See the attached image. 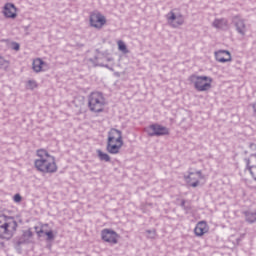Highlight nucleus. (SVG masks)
I'll use <instances>...</instances> for the list:
<instances>
[{"label":"nucleus","instance_id":"obj_9","mask_svg":"<svg viewBox=\"0 0 256 256\" xmlns=\"http://www.w3.org/2000/svg\"><path fill=\"white\" fill-rule=\"evenodd\" d=\"M188 176H184V179L186 183L190 187H198L199 186V179H203V174L201 173V170H198L196 172H188Z\"/></svg>","mask_w":256,"mask_h":256},{"label":"nucleus","instance_id":"obj_25","mask_svg":"<svg viewBox=\"0 0 256 256\" xmlns=\"http://www.w3.org/2000/svg\"><path fill=\"white\" fill-rule=\"evenodd\" d=\"M187 202L185 201V200H182L181 201V207H182V209H184V211H190L191 210V206H187V205H185Z\"/></svg>","mask_w":256,"mask_h":256},{"label":"nucleus","instance_id":"obj_8","mask_svg":"<svg viewBox=\"0 0 256 256\" xmlns=\"http://www.w3.org/2000/svg\"><path fill=\"white\" fill-rule=\"evenodd\" d=\"M101 239L110 245H117L119 243V234L115 230L106 228L101 231Z\"/></svg>","mask_w":256,"mask_h":256},{"label":"nucleus","instance_id":"obj_6","mask_svg":"<svg viewBox=\"0 0 256 256\" xmlns=\"http://www.w3.org/2000/svg\"><path fill=\"white\" fill-rule=\"evenodd\" d=\"M145 132L149 137H163V135H169V128L161 124H151L145 128Z\"/></svg>","mask_w":256,"mask_h":256},{"label":"nucleus","instance_id":"obj_11","mask_svg":"<svg viewBox=\"0 0 256 256\" xmlns=\"http://www.w3.org/2000/svg\"><path fill=\"white\" fill-rule=\"evenodd\" d=\"M246 171H249L250 175L256 181V153L251 154L248 158H245Z\"/></svg>","mask_w":256,"mask_h":256},{"label":"nucleus","instance_id":"obj_3","mask_svg":"<svg viewBox=\"0 0 256 256\" xmlns=\"http://www.w3.org/2000/svg\"><path fill=\"white\" fill-rule=\"evenodd\" d=\"M17 231V221L11 216L0 214V239H11Z\"/></svg>","mask_w":256,"mask_h":256},{"label":"nucleus","instance_id":"obj_10","mask_svg":"<svg viewBox=\"0 0 256 256\" xmlns=\"http://www.w3.org/2000/svg\"><path fill=\"white\" fill-rule=\"evenodd\" d=\"M107 23V19L101 13H92L90 15V25L95 29H102L103 25Z\"/></svg>","mask_w":256,"mask_h":256},{"label":"nucleus","instance_id":"obj_14","mask_svg":"<svg viewBox=\"0 0 256 256\" xmlns=\"http://www.w3.org/2000/svg\"><path fill=\"white\" fill-rule=\"evenodd\" d=\"M215 58L219 63H229V61H231V52L227 50H219L215 52Z\"/></svg>","mask_w":256,"mask_h":256},{"label":"nucleus","instance_id":"obj_2","mask_svg":"<svg viewBox=\"0 0 256 256\" xmlns=\"http://www.w3.org/2000/svg\"><path fill=\"white\" fill-rule=\"evenodd\" d=\"M123 147V132L118 129L112 128L108 132V139L106 144V151L110 155H117Z\"/></svg>","mask_w":256,"mask_h":256},{"label":"nucleus","instance_id":"obj_13","mask_svg":"<svg viewBox=\"0 0 256 256\" xmlns=\"http://www.w3.org/2000/svg\"><path fill=\"white\" fill-rule=\"evenodd\" d=\"M3 15L7 19H15L17 17V8L13 3H6L3 10Z\"/></svg>","mask_w":256,"mask_h":256},{"label":"nucleus","instance_id":"obj_24","mask_svg":"<svg viewBox=\"0 0 256 256\" xmlns=\"http://www.w3.org/2000/svg\"><path fill=\"white\" fill-rule=\"evenodd\" d=\"M23 237H25L26 239H31V237H33V232L31 230H26L23 233Z\"/></svg>","mask_w":256,"mask_h":256},{"label":"nucleus","instance_id":"obj_15","mask_svg":"<svg viewBox=\"0 0 256 256\" xmlns=\"http://www.w3.org/2000/svg\"><path fill=\"white\" fill-rule=\"evenodd\" d=\"M208 231H209V226L205 221L198 222L194 229V233L197 237H203V235H205V233H207Z\"/></svg>","mask_w":256,"mask_h":256},{"label":"nucleus","instance_id":"obj_26","mask_svg":"<svg viewBox=\"0 0 256 256\" xmlns=\"http://www.w3.org/2000/svg\"><path fill=\"white\" fill-rule=\"evenodd\" d=\"M28 85L30 86V89H35V87H37V82L34 80H29Z\"/></svg>","mask_w":256,"mask_h":256},{"label":"nucleus","instance_id":"obj_5","mask_svg":"<svg viewBox=\"0 0 256 256\" xmlns=\"http://www.w3.org/2000/svg\"><path fill=\"white\" fill-rule=\"evenodd\" d=\"M189 81L194 86L196 91L204 92L211 89L213 78L208 76L191 75L189 77Z\"/></svg>","mask_w":256,"mask_h":256},{"label":"nucleus","instance_id":"obj_7","mask_svg":"<svg viewBox=\"0 0 256 256\" xmlns=\"http://www.w3.org/2000/svg\"><path fill=\"white\" fill-rule=\"evenodd\" d=\"M166 19L170 27H173L174 29H177V27H181V25L185 23V18L182 16V14H176L173 10L166 14Z\"/></svg>","mask_w":256,"mask_h":256},{"label":"nucleus","instance_id":"obj_27","mask_svg":"<svg viewBox=\"0 0 256 256\" xmlns=\"http://www.w3.org/2000/svg\"><path fill=\"white\" fill-rule=\"evenodd\" d=\"M20 45H19V43H17V42H12V49L14 50V51H19V49H20Z\"/></svg>","mask_w":256,"mask_h":256},{"label":"nucleus","instance_id":"obj_21","mask_svg":"<svg viewBox=\"0 0 256 256\" xmlns=\"http://www.w3.org/2000/svg\"><path fill=\"white\" fill-rule=\"evenodd\" d=\"M9 67V61L0 56V69H7Z\"/></svg>","mask_w":256,"mask_h":256},{"label":"nucleus","instance_id":"obj_19","mask_svg":"<svg viewBox=\"0 0 256 256\" xmlns=\"http://www.w3.org/2000/svg\"><path fill=\"white\" fill-rule=\"evenodd\" d=\"M246 221L248 223H255L256 221V212H245Z\"/></svg>","mask_w":256,"mask_h":256},{"label":"nucleus","instance_id":"obj_18","mask_svg":"<svg viewBox=\"0 0 256 256\" xmlns=\"http://www.w3.org/2000/svg\"><path fill=\"white\" fill-rule=\"evenodd\" d=\"M97 155L100 161H105L106 163H109V161H111V156L101 150H97Z\"/></svg>","mask_w":256,"mask_h":256},{"label":"nucleus","instance_id":"obj_28","mask_svg":"<svg viewBox=\"0 0 256 256\" xmlns=\"http://www.w3.org/2000/svg\"><path fill=\"white\" fill-rule=\"evenodd\" d=\"M14 201H15V203H21V195L16 194V195L14 196Z\"/></svg>","mask_w":256,"mask_h":256},{"label":"nucleus","instance_id":"obj_1","mask_svg":"<svg viewBox=\"0 0 256 256\" xmlns=\"http://www.w3.org/2000/svg\"><path fill=\"white\" fill-rule=\"evenodd\" d=\"M38 159L35 160L34 165L40 173H57V162L55 156L49 154L45 149H39L36 152Z\"/></svg>","mask_w":256,"mask_h":256},{"label":"nucleus","instance_id":"obj_4","mask_svg":"<svg viewBox=\"0 0 256 256\" xmlns=\"http://www.w3.org/2000/svg\"><path fill=\"white\" fill-rule=\"evenodd\" d=\"M88 107L93 113H101L105 109V97L101 92H92L88 98Z\"/></svg>","mask_w":256,"mask_h":256},{"label":"nucleus","instance_id":"obj_29","mask_svg":"<svg viewBox=\"0 0 256 256\" xmlns=\"http://www.w3.org/2000/svg\"><path fill=\"white\" fill-rule=\"evenodd\" d=\"M40 233H43V229H40L39 231H37V235H40Z\"/></svg>","mask_w":256,"mask_h":256},{"label":"nucleus","instance_id":"obj_12","mask_svg":"<svg viewBox=\"0 0 256 256\" xmlns=\"http://www.w3.org/2000/svg\"><path fill=\"white\" fill-rule=\"evenodd\" d=\"M232 23L235 25L237 33H239V35L245 36V33H247V26L245 25V20H243L239 16H234L232 19Z\"/></svg>","mask_w":256,"mask_h":256},{"label":"nucleus","instance_id":"obj_16","mask_svg":"<svg viewBox=\"0 0 256 256\" xmlns=\"http://www.w3.org/2000/svg\"><path fill=\"white\" fill-rule=\"evenodd\" d=\"M212 25L215 29H221L222 31L229 29V21L226 18L215 19Z\"/></svg>","mask_w":256,"mask_h":256},{"label":"nucleus","instance_id":"obj_17","mask_svg":"<svg viewBox=\"0 0 256 256\" xmlns=\"http://www.w3.org/2000/svg\"><path fill=\"white\" fill-rule=\"evenodd\" d=\"M43 67H45V63L41 60V58L34 59L32 69L35 71V73H41V71H43Z\"/></svg>","mask_w":256,"mask_h":256},{"label":"nucleus","instance_id":"obj_23","mask_svg":"<svg viewBox=\"0 0 256 256\" xmlns=\"http://www.w3.org/2000/svg\"><path fill=\"white\" fill-rule=\"evenodd\" d=\"M45 235L47 236V241H53V239H55V235H53V231L45 232Z\"/></svg>","mask_w":256,"mask_h":256},{"label":"nucleus","instance_id":"obj_20","mask_svg":"<svg viewBox=\"0 0 256 256\" xmlns=\"http://www.w3.org/2000/svg\"><path fill=\"white\" fill-rule=\"evenodd\" d=\"M118 49L122 51V53H129V50H127V45L123 41L118 42Z\"/></svg>","mask_w":256,"mask_h":256},{"label":"nucleus","instance_id":"obj_22","mask_svg":"<svg viewBox=\"0 0 256 256\" xmlns=\"http://www.w3.org/2000/svg\"><path fill=\"white\" fill-rule=\"evenodd\" d=\"M146 233L148 234V239H155V235H157L155 230H147Z\"/></svg>","mask_w":256,"mask_h":256}]
</instances>
